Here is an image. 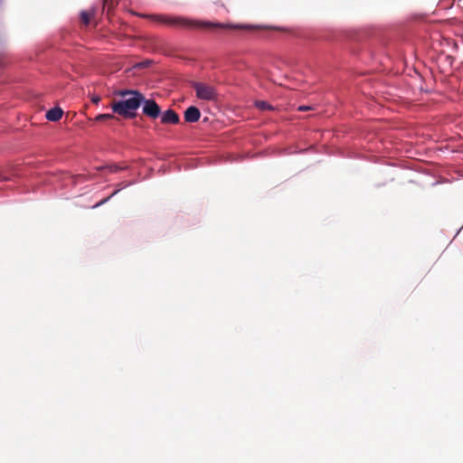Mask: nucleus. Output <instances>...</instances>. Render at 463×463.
<instances>
[{"mask_svg":"<svg viewBox=\"0 0 463 463\" xmlns=\"http://www.w3.org/2000/svg\"><path fill=\"white\" fill-rule=\"evenodd\" d=\"M144 16L160 24L176 28H202L213 30L230 27L229 25L220 23L198 21L183 16H171L165 14H146Z\"/></svg>","mask_w":463,"mask_h":463,"instance_id":"1","label":"nucleus"},{"mask_svg":"<svg viewBox=\"0 0 463 463\" xmlns=\"http://www.w3.org/2000/svg\"><path fill=\"white\" fill-rule=\"evenodd\" d=\"M144 99L145 96L143 94H137V97H128L123 100L113 101L111 109L114 113L125 118H134Z\"/></svg>","mask_w":463,"mask_h":463,"instance_id":"2","label":"nucleus"},{"mask_svg":"<svg viewBox=\"0 0 463 463\" xmlns=\"http://www.w3.org/2000/svg\"><path fill=\"white\" fill-rule=\"evenodd\" d=\"M192 87L195 90L196 96L200 99L213 100L216 98L215 90L212 86L194 81L192 83Z\"/></svg>","mask_w":463,"mask_h":463,"instance_id":"3","label":"nucleus"},{"mask_svg":"<svg viewBox=\"0 0 463 463\" xmlns=\"http://www.w3.org/2000/svg\"><path fill=\"white\" fill-rule=\"evenodd\" d=\"M144 104L143 106V113L151 118H156L160 113L161 109L160 107L157 105V103L154 99H144L142 102Z\"/></svg>","mask_w":463,"mask_h":463,"instance_id":"4","label":"nucleus"},{"mask_svg":"<svg viewBox=\"0 0 463 463\" xmlns=\"http://www.w3.org/2000/svg\"><path fill=\"white\" fill-rule=\"evenodd\" d=\"M161 122L163 124L175 125L180 122V118L179 115L175 110L169 109L162 114Z\"/></svg>","mask_w":463,"mask_h":463,"instance_id":"5","label":"nucleus"},{"mask_svg":"<svg viewBox=\"0 0 463 463\" xmlns=\"http://www.w3.org/2000/svg\"><path fill=\"white\" fill-rule=\"evenodd\" d=\"M201 112L198 108L191 106L184 111V120L188 123H194L199 120Z\"/></svg>","mask_w":463,"mask_h":463,"instance_id":"6","label":"nucleus"},{"mask_svg":"<svg viewBox=\"0 0 463 463\" xmlns=\"http://www.w3.org/2000/svg\"><path fill=\"white\" fill-rule=\"evenodd\" d=\"M63 111L61 108L55 107L46 113V118L50 121L56 122L61 118Z\"/></svg>","mask_w":463,"mask_h":463,"instance_id":"7","label":"nucleus"},{"mask_svg":"<svg viewBox=\"0 0 463 463\" xmlns=\"http://www.w3.org/2000/svg\"><path fill=\"white\" fill-rule=\"evenodd\" d=\"M117 96L126 98L129 97H137V94H142L141 92L134 90H121L115 92Z\"/></svg>","mask_w":463,"mask_h":463,"instance_id":"8","label":"nucleus"},{"mask_svg":"<svg viewBox=\"0 0 463 463\" xmlns=\"http://www.w3.org/2000/svg\"><path fill=\"white\" fill-rule=\"evenodd\" d=\"M10 171L11 167L0 168V182L11 180Z\"/></svg>","mask_w":463,"mask_h":463,"instance_id":"9","label":"nucleus"},{"mask_svg":"<svg viewBox=\"0 0 463 463\" xmlns=\"http://www.w3.org/2000/svg\"><path fill=\"white\" fill-rule=\"evenodd\" d=\"M103 169H108L110 173H117V172L122 170L123 168L118 165H102V166L97 167V170H103Z\"/></svg>","mask_w":463,"mask_h":463,"instance_id":"10","label":"nucleus"},{"mask_svg":"<svg viewBox=\"0 0 463 463\" xmlns=\"http://www.w3.org/2000/svg\"><path fill=\"white\" fill-rule=\"evenodd\" d=\"M109 119L118 120V118H116L113 114H99L95 118V120H97V121H103V120H109Z\"/></svg>","mask_w":463,"mask_h":463,"instance_id":"11","label":"nucleus"},{"mask_svg":"<svg viewBox=\"0 0 463 463\" xmlns=\"http://www.w3.org/2000/svg\"><path fill=\"white\" fill-rule=\"evenodd\" d=\"M255 106L260 110L271 109V106L263 100H257Z\"/></svg>","mask_w":463,"mask_h":463,"instance_id":"12","label":"nucleus"},{"mask_svg":"<svg viewBox=\"0 0 463 463\" xmlns=\"http://www.w3.org/2000/svg\"><path fill=\"white\" fill-rule=\"evenodd\" d=\"M90 18H91V14L90 12H87V11L81 12L80 19H81V22L85 25H88L90 24Z\"/></svg>","mask_w":463,"mask_h":463,"instance_id":"13","label":"nucleus"},{"mask_svg":"<svg viewBox=\"0 0 463 463\" xmlns=\"http://www.w3.org/2000/svg\"><path fill=\"white\" fill-rule=\"evenodd\" d=\"M118 190L115 191L110 196L103 199L102 201H100L99 203L96 204V206H99L105 203H107L113 195H115L117 193H118Z\"/></svg>","mask_w":463,"mask_h":463,"instance_id":"14","label":"nucleus"},{"mask_svg":"<svg viewBox=\"0 0 463 463\" xmlns=\"http://www.w3.org/2000/svg\"><path fill=\"white\" fill-rule=\"evenodd\" d=\"M91 101H92L94 104H98V103L100 101V97H99V96H97V95H94V96H92V98H91Z\"/></svg>","mask_w":463,"mask_h":463,"instance_id":"15","label":"nucleus"},{"mask_svg":"<svg viewBox=\"0 0 463 463\" xmlns=\"http://www.w3.org/2000/svg\"><path fill=\"white\" fill-rule=\"evenodd\" d=\"M299 109V110H303V111H304V110H307V107H305V106H301V107H299V109Z\"/></svg>","mask_w":463,"mask_h":463,"instance_id":"16","label":"nucleus"},{"mask_svg":"<svg viewBox=\"0 0 463 463\" xmlns=\"http://www.w3.org/2000/svg\"><path fill=\"white\" fill-rule=\"evenodd\" d=\"M244 27H245V26H242V25H234V26H232V28H240V29H241V28H244Z\"/></svg>","mask_w":463,"mask_h":463,"instance_id":"17","label":"nucleus"},{"mask_svg":"<svg viewBox=\"0 0 463 463\" xmlns=\"http://www.w3.org/2000/svg\"><path fill=\"white\" fill-rule=\"evenodd\" d=\"M149 63H150V61H146V62L144 63V66H147Z\"/></svg>","mask_w":463,"mask_h":463,"instance_id":"18","label":"nucleus"}]
</instances>
